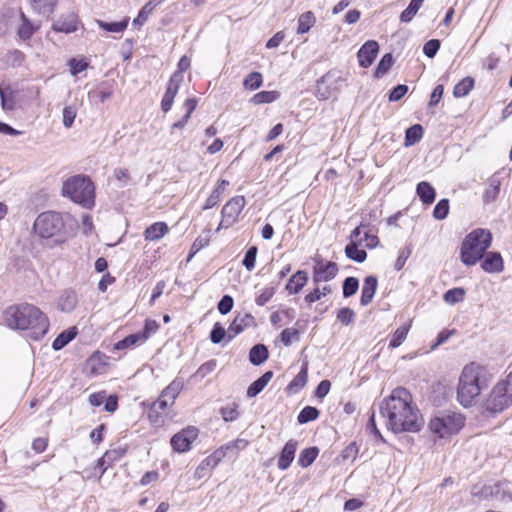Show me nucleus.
<instances>
[{"instance_id":"28","label":"nucleus","mask_w":512,"mask_h":512,"mask_svg":"<svg viewBox=\"0 0 512 512\" xmlns=\"http://www.w3.org/2000/svg\"><path fill=\"white\" fill-rule=\"evenodd\" d=\"M31 3L34 11L49 17L55 10L57 0H31Z\"/></svg>"},{"instance_id":"2","label":"nucleus","mask_w":512,"mask_h":512,"mask_svg":"<svg viewBox=\"0 0 512 512\" xmlns=\"http://www.w3.org/2000/svg\"><path fill=\"white\" fill-rule=\"evenodd\" d=\"M4 322L11 329L27 330L34 340L42 338L49 328L45 314L28 303L9 306L4 312Z\"/></svg>"},{"instance_id":"54","label":"nucleus","mask_w":512,"mask_h":512,"mask_svg":"<svg viewBox=\"0 0 512 512\" xmlns=\"http://www.w3.org/2000/svg\"><path fill=\"white\" fill-rule=\"evenodd\" d=\"M440 44H441L440 40H438V39H431V40L427 41L423 46V53L427 57L433 58L437 54V52L440 48Z\"/></svg>"},{"instance_id":"42","label":"nucleus","mask_w":512,"mask_h":512,"mask_svg":"<svg viewBox=\"0 0 512 512\" xmlns=\"http://www.w3.org/2000/svg\"><path fill=\"white\" fill-rule=\"evenodd\" d=\"M21 18L23 22L18 29V35L21 39L27 40L31 38L36 28L23 13L21 14Z\"/></svg>"},{"instance_id":"1","label":"nucleus","mask_w":512,"mask_h":512,"mask_svg":"<svg viewBox=\"0 0 512 512\" xmlns=\"http://www.w3.org/2000/svg\"><path fill=\"white\" fill-rule=\"evenodd\" d=\"M387 427L394 433L418 432L422 426L419 410L412 404V395L403 387L395 388L380 405Z\"/></svg>"},{"instance_id":"7","label":"nucleus","mask_w":512,"mask_h":512,"mask_svg":"<svg viewBox=\"0 0 512 512\" xmlns=\"http://www.w3.org/2000/svg\"><path fill=\"white\" fill-rule=\"evenodd\" d=\"M465 423V417L454 411H441L429 422V429L440 438L458 433Z\"/></svg>"},{"instance_id":"4","label":"nucleus","mask_w":512,"mask_h":512,"mask_svg":"<svg viewBox=\"0 0 512 512\" xmlns=\"http://www.w3.org/2000/svg\"><path fill=\"white\" fill-rule=\"evenodd\" d=\"M492 242V234L486 229H475L463 240L461 260L465 265H475L485 254Z\"/></svg>"},{"instance_id":"33","label":"nucleus","mask_w":512,"mask_h":512,"mask_svg":"<svg viewBox=\"0 0 512 512\" xmlns=\"http://www.w3.org/2000/svg\"><path fill=\"white\" fill-rule=\"evenodd\" d=\"M147 339V334L135 333L130 334L123 340L118 341L115 344V349L122 350L136 345L139 342H143Z\"/></svg>"},{"instance_id":"17","label":"nucleus","mask_w":512,"mask_h":512,"mask_svg":"<svg viewBox=\"0 0 512 512\" xmlns=\"http://www.w3.org/2000/svg\"><path fill=\"white\" fill-rule=\"evenodd\" d=\"M298 442L294 439H290L283 447L277 466L280 470H286L289 468L295 458Z\"/></svg>"},{"instance_id":"30","label":"nucleus","mask_w":512,"mask_h":512,"mask_svg":"<svg viewBox=\"0 0 512 512\" xmlns=\"http://www.w3.org/2000/svg\"><path fill=\"white\" fill-rule=\"evenodd\" d=\"M184 387V381L181 378L174 379L163 391L162 398H168L171 403H174L175 399Z\"/></svg>"},{"instance_id":"18","label":"nucleus","mask_w":512,"mask_h":512,"mask_svg":"<svg viewBox=\"0 0 512 512\" xmlns=\"http://www.w3.org/2000/svg\"><path fill=\"white\" fill-rule=\"evenodd\" d=\"M78 18L74 13H68L65 16H61L52 25V28L56 32L72 33L77 30Z\"/></svg>"},{"instance_id":"47","label":"nucleus","mask_w":512,"mask_h":512,"mask_svg":"<svg viewBox=\"0 0 512 512\" xmlns=\"http://www.w3.org/2000/svg\"><path fill=\"white\" fill-rule=\"evenodd\" d=\"M257 253L258 248L256 246H251L246 251L244 259L242 260V264L248 271H252L254 269Z\"/></svg>"},{"instance_id":"51","label":"nucleus","mask_w":512,"mask_h":512,"mask_svg":"<svg viewBox=\"0 0 512 512\" xmlns=\"http://www.w3.org/2000/svg\"><path fill=\"white\" fill-rule=\"evenodd\" d=\"M276 286H267L265 287L260 294H258L255 298V302L259 306H264L275 294Z\"/></svg>"},{"instance_id":"27","label":"nucleus","mask_w":512,"mask_h":512,"mask_svg":"<svg viewBox=\"0 0 512 512\" xmlns=\"http://www.w3.org/2000/svg\"><path fill=\"white\" fill-rule=\"evenodd\" d=\"M500 185L501 183L499 179L495 177H491L488 180L487 187L485 188L482 196L484 203H491L497 199L500 192Z\"/></svg>"},{"instance_id":"36","label":"nucleus","mask_w":512,"mask_h":512,"mask_svg":"<svg viewBox=\"0 0 512 512\" xmlns=\"http://www.w3.org/2000/svg\"><path fill=\"white\" fill-rule=\"evenodd\" d=\"M315 23V17L312 12L308 11L300 15L298 19V34L307 33Z\"/></svg>"},{"instance_id":"31","label":"nucleus","mask_w":512,"mask_h":512,"mask_svg":"<svg viewBox=\"0 0 512 512\" xmlns=\"http://www.w3.org/2000/svg\"><path fill=\"white\" fill-rule=\"evenodd\" d=\"M76 328H70L60 333L52 343L54 350H61L76 337Z\"/></svg>"},{"instance_id":"50","label":"nucleus","mask_w":512,"mask_h":512,"mask_svg":"<svg viewBox=\"0 0 512 512\" xmlns=\"http://www.w3.org/2000/svg\"><path fill=\"white\" fill-rule=\"evenodd\" d=\"M449 213V201L448 199H441L433 210V216L437 220H443Z\"/></svg>"},{"instance_id":"64","label":"nucleus","mask_w":512,"mask_h":512,"mask_svg":"<svg viewBox=\"0 0 512 512\" xmlns=\"http://www.w3.org/2000/svg\"><path fill=\"white\" fill-rule=\"evenodd\" d=\"M444 93L443 85H437L431 93L429 106H436L441 100Z\"/></svg>"},{"instance_id":"6","label":"nucleus","mask_w":512,"mask_h":512,"mask_svg":"<svg viewBox=\"0 0 512 512\" xmlns=\"http://www.w3.org/2000/svg\"><path fill=\"white\" fill-rule=\"evenodd\" d=\"M63 195L84 208L95 204V186L89 177L76 175L68 178L62 187Z\"/></svg>"},{"instance_id":"25","label":"nucleus","mask_w":512,"mask_h":512,"mask_svg":"<svg viewBox=\"0 0 512 512\" xmlns=\"http://www.w3.org/2000/svg\"><path fill=\"white\" fill-rule=\"evenodd\" d=\"M416 193L424 204H432L435 201V189L426 181L417 184Z\"/></svg>"},{"instance_id":"8","label":"nucleus","mask_w":512,"mask_h":512,"mask_svg":"<svg viewBox=\"0 0 512 512\" xmlns=\"http://www.w3.org/2000/svg\"><path fill=\"white\" fill-rule=\"evenodd\" d=\"M512 405V373L499 381L485 401V408L491 413H499Z\"/></svg>"},{"instance_id":"19","label":"nucleus","mask_w":512,"mask_h":512,"mask_svg":"<svg viewBox=\"0 0 512 512\" xmlns=\"http://www.w3.org/2000/svg\"><path fill=\"white\" fill-rule=\"evenodd\" d=\"M482 269L488 273H498L503 270V259L498 252H489L481 264Z\"/></svg>"},{"instance_id":"3","label":"nucleus","mask_w":512,"mask_h":512,"mask_svg":"<svg viewBox=\"0 0 512 512\" xmlns=\"http://www.w3.org/2000/svg\"><path fill=\"white\" fill-rule=\"evenodd\" d=\"M490 375L484 366L475 362L467 364L459 377L457 400L464 407H470L479 397L481 390L487 388Z\"/></svg>"},{"instance_id":"59","label":"nucleus","mask_w":512,"mask_h":512,"mask_svg":"<svg viewBox=\"0 0 512 512\" xmlns=\"http://www.w3.org/2000/svg\"><path fill=\"white\" fill-rule=\"evenodd\" d=\"M408 87L404 84H399L396 87H394L390 93H389V100L390 101H399L404 97V95L407 93Z\"/></svg>"},{"instance_id":"60","label":"nucleus","mask_w":512,"mask_h":512,"mask_svg":"<svg viewBox=\"0 0 512 512\" xmlns=\"http://www.w3.org/2000/svg\"><path fill=\"white\" fill-rule=\"evenodd\" d=\"M354 316H355V314H354L353 310L350 308H342L337 313V319L341 323L346 324V325L353 322Z\"/></svg>"},{"instance_id":"56","label":"nucleus","mask_w":512,"mask_h":512,"mask_svg":"<svg viewBox=\"0 0 512 512\" xmlns=\"http://www.w3.org/2000/svg\"><path fill=\"white\" fill-rule=\"evenodd\" d=\"M225 336V329L219 323H216L210 332L211 342L214 344H219L225 338Z\"/></svg>"},{"instance_id":"49","label":"nucleus","mask_w":512,"mask_h":512,"mask_svg":"<svg viewBox=\"0 0 512 512\" xmlns=\"http://www.w3.org/2000/svg\"><path fill=\"white\" fill-rule=\"evenodd\" d=\"M465 291L463 288H453L444 294V300L449 304H456L463 301Z\"/></svg>"},{"instance_id":"57","label":"nucleus","mask_w":512,"mask_h":512,"mask_svg":"<svg viewBox=\"0 0 512 512\" xmlns=\"http://www.w3.org/2000/svg\"><path fill=\"white\" fill-rule=\"evenodd\" d=\"M411 255V248L410 247H404L399 250L398 257L395 261L394 268L399 271L401 270L409 256Z\"/></svg>"},{"instance_id":"63","label":"nucleus","mask_w":512,"mask_h":512,"mask_svg":"<svg viewBox=\"0 0 512 512\" xmlns=\"http://www.w3.org/2000/svg\"><path fill=\"white\" fill-rule=\"evenodd\" d=\"M189 67H190V59L186 55H184L180 58L178 65H177V70L172 75L179 74L180 80L183 81L184 80V72Z\"/></svg>"},{"instance_id":"35","label":"nucleus","mask_w":512,"mask_h":512,"mask_svg":"<svg viewBox=\"0 0 512 512\" xmlns=\"http://www.w3.org/2000/svg\"><path fill=\"white\" fill-rule=\"evenodd\" d=\"M128 21H129V19L125 18L119 22H105V21L98 20L97 23L100 28H102L103 30H105L107 32L120 33V32H123L127 28Z\"/></svg>"},{"instance_id":"12","label":"nucleus","mask_w":512,"mask_h":512,"mask_svg":"<svg viewBox=\"0 0 512 512\" xmlns=\"http://www.w3.org/2000/svg\"><path fill=\"white\" fill-rule=\"evenodd\" d=\"M338 273V266L335 262L317 261L313 268V282L319 284L320 282H327L336 277Z\"/></svg>"},{"instance_id":"22","label":"nucleus","mask_w":512,"mask_h":512,"mask_svg":"<svg viewBox=\"0 0 512 512\" xmlns=\"http://www.w3.org/2000/svg\"><path fill=\"white\" fill-rule=\"evenodd\" d=\"M253 321L250 314L236 316L228 328V341H231L236 335L241 333Z\"/></svg>"},{"instance_id":"16","label":"nucleus","mask_w":512,"mask_h":512,"mask_svg":"<svg viewBox=\"0 0 512 512\" xmlns=\"http://www.w3.org/2000/svg\"><path fill=\"white\" fill-rule=\"evenodd\" d=\"M378 52L379 45L376 41L369 40L364 43L357 54L359 65L363 68H368L377 57Z\"/></svg>"},{"instance_id":"53","label":"nucleus","mask_w":512,"mask_h":512,"mask_svg":"<svg viewBox=\"0 0 512 512\" xmlns=\"http://www.w3.org/2000/svg\"><path fill=\"white\" fill-rule=\"evenodd\" d=\"M76 115L77 109L75 106L70 105L63 109V124L66 128H70L73 125Z\"/></svg>"},{"instance_id":"23","label":"nucleus","mask_w":512,"mask_h":512,"mask_svg":"<svg viewBox=\"0 0 512 512\" xmlns=\"http://www.w3.org/2000/svg\"><path fill=\"white\" fill-rule=\"evenodd\" d=\"M169 231V228L166 223L164 222H156L152 225H150L146 230L144 231V237L148 241H157L160 238H162L165 234H167Z\"/></svg>"},{"instance_id":"43","label":"nucleus","mask_w":512,"mask_h":512,"mask_svg":"<svg viewBox=\"0 0 512 512\" xmlns=\"http://www.w3.org/2000/svg\"><path fill=\"white\" fill-rule=\"evenodd\" d=\"M408 331H409V326H400L393 334L391 340H390V343H389V347L390 348H397L399 347L403 342L404 340L406 339L407 337V334H408Z\"/></svg>"},{"instance_id":"62","label":"nucleus","mask_w":512,"mask_h":512,"mask_svg":"<svg viewBox=\"0 0 512 512\" xmlns=\"http://www.w3.org/2000/svg\"><path fill=\"white\" fill-rule=\"evenodd\" d=\"M297 336L298 330L294 328H286L280 334L281 341L285 346L291 345L292 338H297Z\"/></svg>"},{"instance_id":"20","label":"nucleus","mask_w":512,"mask_h":512,"mask_svg":"<svg viewBox=\"0 0 512 512\" xmlns=\"http://www.w3.org/2000/svg\"><path fill=\"white\" fill-rule=\"evenodd\" d=\"M308 282V274L306 271L299 270L288 280L285 289L290 294H297Z\"/></svg>"},{"instance_id":"55","label":"nucleus","mask_w":512,"mask_h":512,"mask_svg":"<svg viewBox=\"0 0 512 512\" xmlns=\"http://www.w3.org/2000/svg\"><path fill=\"white\" fill-rule=\"evenodd\" d=\"M233 305V298L230 295H224L218 302L217 308L221 314L226 315L232 310Z\"/></svg>"},{"instance_id":"48","label":"nucleus","mask_w":512,"mask_h":512,"mask_svg":"<svg viewBox=\"0 0 512 512\" xmlns=\"http://www.w3.org/2000/svg\"><path fill=\"white\" fill-rule=\"evenodd\" d=\"M249 442L246 439L243 438H237L234 441L229 442L226 445L221 446L218 448L219 450H223L224 457L227 455L229 451L236 450L241 451L245 449L248 446Z\"/></svg>"},{"instance_id":"11","label":"nucleus","mask_w":512,"mask_h":512,"mask_svg":"<svg viewBox=\"0 0 512 512\" xmlns=\"http://www.w3.org/2000/svg\"><path fill=\"white\" fill-rule=\"evenodd\" d=\"M359 236H361V227H356L350 235L351 242L345 247V254L349 259L362 263L366 260L367 253L365 250L358 248V244L363 243V239Z\"/></svg>"},{"instance_id":"58","label":"nucleus","mask_w":512,"mask_h":512,"mask_svg":"<svg viewBox=\"0 0 512 512\" xmlns=\"http://www.w3.org/2000/svg\"><path fill=\"white\" fill-rule=\"evenodd\" d=\"M155 5L152 1L148 2L139 12L137 18L133 20V24L142 25L148 18V15L152 12Z\"/></svg>"},{"instance_id":"37","label":"nucleus","mask_w":512,"mask_h":512,"mask_svg":"<svg viewBox=\"0 0 512 512\" xmlns=\"http://www.w3.org/2000/svg\"><path fill=\"white\" fill-rule=\"evenodd\" d=\"M424 0H411L408 7L401 13L400 20L408 23L416 15Z\"/></svg>"},{"instance_id":"14","label":"nucleus","mask_w":512,"mask_h":512,"mask_svg":"<svg viewBox=\"0 0 512 512\" xmlns=\"http://www.w3.org/2000/svg\"><path fill=\"white\" fill-rule=\"evenodd\" d=\"M224 458L223 450H215L211 455L207 456L196 468L194 478L199 480L204 478L213 470Z\"/></svg>"},{"instance_id":"13","label":"nucleus","mask_w":512,"mask_h":512,"mask_svg":"<svg viewBox=\"0 0 512 512\" xmlns=\"http://www.w3.org/2000/svg\"><path fill=\"white\" fill-rule=\"evenodd\" d=\"M473 496L483 499L502 500L506 497L507 492L501 483H493L480 487L474 486L472 489Z\"/></svg>"},{"instance_id":"21","label":"nucleus","mask_w":512,"mask_h":512,"mask_svg":"<svg viewBox=\"0 0 512 512\" xmlns=\"http://www.w3.org/2000/svg\"><path fill=\"white\" fill-rule=\"evenodd\" d=\"M377 278L375 276H367L365 279H364V284H363V287H362V294H361V299H360V303L362 306H366L368 305L374 295H375V292H376V289H377Z\"/></svg>"},{"instance_id":"5","label":"nucleus","mask_w":512,"mask_h":512,"mask_svg":"<svg viewBox=\"0 0 512 512\" xmlns=\"http://www.w3.org/2000/svg\"><path fill=\"white\" fill-rule=\"evenodd\" d=\"M33 229L42 239H51L55 245L66 241L65 223L58 212L47 211L41 213L35 220Z\"/></svg>"},{"instance_id":"45","label":"nucleus","mask_w":512,"mask_h":512,"mask_svg":"<svg viewBox=\"0 0 512 512\" xmlns=\"http://www.w3.org/2000/svg\"><path fill=\"white\" fill-rule=\"evenodd\" d=\"M277 98L278 93L276 91H261L252 97L251 102L254 104L271 103Z\"/></svg>"},{"instance_id":"26","label":"nucleus","mask_w":512,"mask_h":512,"mask_svg":"<svg viewBox=\"0 0 512 512\" xmlns=\"http://www.w3.org/2000/svg\"><path fill=\"white\" fill-rule=\"evenodd\" d=\"M268 356L269 352L267 347L264 344H256L250 349L249 361L253 365L259 366L268 359Z\"/></svg>"},{"instance_id":"40","label":"nucleus","mask_w":512,"mask_h":512,"mask_svg":"<svg viewBox=\"0 0 512 512\" xmlns=\"http://www.w3.org/2000/svg\"><path fill=\"white\" fill-rule=\"evenodd\" d=\"M307 382V366L302 367L300 372L295 376V378L288 385V389L290 391H298L302 389Z\"/></svg>"},{"instance_id":"44","label":"nucleus","mask_w":512,"mask_h":512,"mask_svg":"<svg viewBox=\"0 0 512 512\" xmlns=\"http://www.w3.org/2000/svg\"><path fill=\"white\" fill-rule=\"evenodd\" d=\"M262 83V75L259 72L250 73L243 81L244 87L249 90H256L260 88Z\"/></svg>"},{"instance_id":"46","label":"nucleus","mask_w":512,"mask_h":512,"mask_svg":"<svg viewBox=\"0 0 512 512\" xmlns=\"http://www.w3.org/2000/svg\"><path fill=\"white\" fill-rule=\"evenodd\" d=\"M342 288H343V296L345 298H348L357 292V290L359 288V281L355 277H347L343 281Z\"/></svg>"},{"instance_id":"10","label":"nucleus","mask_w":512,"mask_h":512,"mask_svg":"<svg viewBox=\"0 0 512 512\" xmlns=\"http://www.w3.org/2000/svg\"><path fill=\"white\" fill-rule=\"evenodd\" d=\"M197 436L198 430L195 427H188L176 433L171 438L170 443L175 451L183 453L190 449L191 443L197 438Z\"/></svg>"},{"instance_id":"38","label":"nucleus","mask_w":512,"mask_h":512,"mask_svg":"<svg viewBox=\"0 0 512 512\" xmlns=\"http://www.w3.org/2000/svg\"><path fill=\"white\" fill-rule=\"evenodd\" d=\"M319 414L320 412L316 407L306 406L300 411L297 417V421L300 424H305L310 421L316 420L319 417Z\"/></svg>"},{"instance_id":"41","label":"nucleus","mask_w":512,"mask_h":512,"mask_svg":"<svg viewBox=\"0 0 512 512\" xmlns=\"http://www.w3.org/2000/svg\"><path fill=\"white\" fill-rule=\"evenodd\" d=\"M220 415L226 422L234 421L239 417L238 404L231 403L220 409Z\"/></svg>"},{"instance_id":"32","label":"nucleus","mask_w":512,"mask_h":512,"mask_svg":"<svg viewBox=\"0 0 512 512\" xmlns=\"http://www.w3.org/2000/svg\"><path fill=\"white\" fill-rule=\"evenodd\" d=\"M318 453L319 449L317 447L305 448L299 455L298 464L303 468H307L315 461Z\"/></svg>"},{"instance_id":"34","label":"nucleus","mask_w":512,"mask_h":512,"mask_svg":"<svg viewBox=\"0 0 512 512\" xmlns=\"http://www.w3.org/2000/svg\"><path fill=\"white\" fill-rule=\"evenodd\" d=\"M474 87V79L472 77H465L458 84L455 85L453 95L457 98L465 97Z\"/></svg>"},{"instance_id":"15","label":"nucleus","mask_w":512,"mask_h":512,"mask_svg":"<svg viewBox=\"0 0 512 512\" xmlns=\"http://www.w3.org/2000/svg\"><path fill=\"white\" fill-rule=\"evenodd\" d=\"M183 81L180 80V75H172L168 81L166 91L161 101V109L164 113L171 110L174 99Z\"/></svg>"},{"instance_id":"29","label":"nucleus","mask_w":512,"mask_h":512,"mask_svg":"<svg viewBox=\"0 0 512 512\" xmlns=\"http://www.w3.org/2000/svg\"><path fill=\"white\" fill-rule=\"evenodd\" d=\"M423 136V127L415 124L409 127L405 132L404 146L410 147L418 143Z\"/></svg>"},{"instance_id":"61","label":"nucleus","mask_w":512,"mask_h":512,"mask_svg":"<svg viewBox=\"0 0 512 512\" xmlns=\"http://www.w3.org/2000/svg\"><path fill=\"white\" fill-rule=\"evenodd\" d=\"M148 418L154 426H161L164 423V417L162 415V411L155 409L152 406L148 412Z\"/></svg>"},{"instance_id":"39","label":"nucleus","mask_w":512,"mask_h":512,"mask_svg":"<svg viewBox=\"0 0 512 512\" xmlns=\"http://www.w3.org/2000/svg\"><path fill=\"white\" fill-rule=\"evenodd\" d=\"M393 62H394V59H393L392 54H390V53L385 54L379 61L378 65L375 69L374 76L377 78H380L383 75H385L388 72V70L391 68V66L393 65Z\"/></svg>"},{"instance_id":"9","label":"nucleus","mask_w":512,"mask_h":512,"mask_svg":"<svg viewBox=\"0 0 512 512\" xmlns=\"http://www.w3.org/2000/svg\"><path fill=\"white\" fill-rule=\"evenodd\" d=\"M245 204L246 200L244 196H235L230 199L222 208V220L219 223L217 231L222 228L227 229L233 225L237 221L238 216L244 208Z\"/></svg>"},{"instance_id":"52","label":"nucleus","mask_w":512,"mask_h":512,"mask_svg":"<svg viewBox=\"0 0 512 512\" xmlns=\"http://www.w3.org/2000/svg\"><path fill=\"white\" fill-rule=\"evenodd\" d=\"M25 55L20 50L9 51L6 55V62L13 66H20L24 62Z\"/></svg>"},{"instance_id":"24","label":"nucleus","mask_w":512,"mask_h":512,"mask_svg":"<svg viewBox=\"0 0 512 512\" xmlns=\"http://www.w3.org/2000/svg\"><path fill=\"white\" fill-rule=\"evenodd\" d=\"M77 295L73 290H65L59 297L58 307L63 312H71L77 305Z\"/></svg>"}]
</instances>
